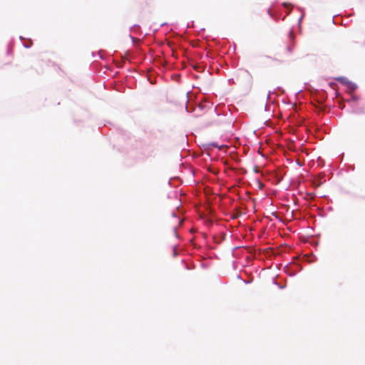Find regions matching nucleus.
Returning <instances> with one entry per match:
<instances>
[{"label": "nucleus", "mask_w": 365, "mask_h": 365, "mask_svg": "<svg viewBox=\"0 0 365 365\" xmlns=\"http://www.w3.org/2000/svg\"><path fill=\"white\" fill-rule=\"evenodd\" d=\"M352 89H354V86L353 85H351V87Z\"/></svg>", "instance_id": "3"}, {"label": "nucleus", "mask_w": 365, "mask_h": 365, "mask_svg": "<svg viewBox=\"0 0 365 365\" xmlns=\"http://www.w3.org/2000/svg\"><path fill=\"white\" fill-rule=\"evenodd\" d=\"M336 80L341 83H344V84H346V83H349L351 84L346 78L344 77H339V78H337Z\"/></svg>", "instance_id": "1"}, {"label": "nucleus", "mask_w": 365, "mask_h": 365, "mask_svg": "<svg viewBox=\"0 0 365 365\" xmlns=\"http://www.w3.org/2000/svg\"><path fill=\"white\" fill-rule=\"evenodd\" d=\"M243 73H245L247 76H248L249 81L251 82L252 81V75H251V73L248 71H247V70L244 71Z\"/></svg>", "instance_id": "2"}]
</instances>
